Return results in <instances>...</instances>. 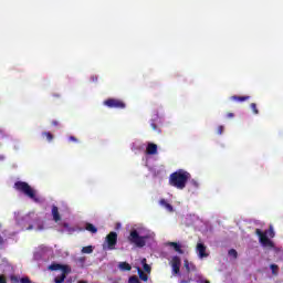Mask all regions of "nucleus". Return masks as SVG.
Instances as JSON below:
<instances>
[{"label": "nucleus", "instance_id": "nucleus-26", "mask_svg": "<svg viewBox=\"0 0 283 283\" xmlns=\"http://www.w3.org/2000/svg\"><path fill=\"white\" fill-rule=\"evenodd\" d=\"M264 233H266V235H270V238H275V232L273 231V227H270V229Z\"/></svg>", "mask_w": 283, "mask_h": 283}, {"label": "nucleus", "instance_id": "nucleus-16", "mask_svg": "<svg viewBox=\"0 0 283 283\" xmlns=\"http://www.w3.org/2000/svg\"><path fill=\"white\" fill-rule=\"evenodd\" d=\"M67 275H70V273L62 272L60 275H57L54 279V282L55 283H63V282H65V277H67Z\"/></svg>", "mask_w": 283, "mask_h": 283}, {"label": "nucleus", "instance_id": "nucleus-21", "mask_svg": "<svg viewBox=\"0 0 283 283\" xmlns=\"http://www.w3.org/2000/svg\"><path fill=\"white\" fill-rule=\"evenodd\" d=\"M228 255H230V258H233L234 260H238V251L235 249H230L228 251Z\"/></svg>", "mask_w": 283, "mask_h": 283}, {"label": "nucleus", "instance_id": "nucleus-17", "mask_svg": "<svg viewBox=\"0 0 283 283\" xmlns=\"http://www.w3.org/2000/svg\"><path fill=\"white\" fill-rule=\"evenodd\" d=\"M85 229L90 233H98V229L94 224H92V223H86L85 224Z\"/></svg>", "mask_w": 283, "mask_h": 283}, {"label": "nucleus", "instance_id": "nucleus-41", "mask_svg": "<svg viewBox=\"0 0 283 283\" xmlns=\"http://www.w3.org/2000/svg\"><path fill=\"white\" fill-rule=\"evenodd\" d=\"M205 283H211V282H209V281H205Z\"/></svg>", "mask_w": 283, "mask_h": 283}, {"label": "nucleus", "instance_id": "nucleus-11", "mask_svg": "<svg viewBox=\"0 0 283 283\" xmlns=\"http://www.w3.org/2000/svg\"><path fill=\"white\" fill-rule=\"evenodd\" d=\"M184 266L187 271V273H191L198 271V269L196 268V264H193L192 262H189V260H185L184 261Z\"/></svg>", "mask_w": 283, "mask_h": 283}, {"label": "nucleus", "instance_id": "nucleus-9", "mask_svg": "<svg viewBox=\"0 0 283 283\" xmlns=\"http://www.w3.org/2000/svg\"><path fill=\"white\" fill-rule=\"evenodd\" d=\"M196 249L200 260H205V258H209V253L207 252V245H205V243H197Z\"/></svg>", "mask_w": 283, "mask_h": 283}, {"label": "nucleus", "instance_id": "nucleus-38", "mask_svg": "<svg viewBox=\"0 0 283 283\" xmlns=\"http://www.w3.org/2000/svg\"><path fill=\"white\" fill-rule=\"evenodd\" d=\"M63 227H64L65 229H67V227H70V224L63 223Z\"/></svg>", "mask_w": 283, "mask_h": 283}, {"label": "nucleus", "instance_id": "nucleus-39", "mask_svg": "<svg viewBox=\"0 0 283 283\" xmlns=\"http://www.w3.org/2000/svg\"><path fill=\"white\" fill-rule=\"evenodd\" d=\"M28 229H29V231H31V229H33V227H32V226H29V228H28Z\"/></svg>", "mask_w": 283, "mask_h": 283}, {"label": "nucleus", "instance_id": "nucleus-35", "mask_svg": "<svg viewBox=\"0 0 283 283\" xmlns=\"http://www.w3.org/2000/svg\"><path fill=\"white\" fill-rule=\"evenodd\" d=\"M235 116V114H233V113H228L227 114V118H233Z\"/></svg>", "mask_w": 283, "mask_h": 283}, {"label": "nucleus", "instance_id": "nucleus-24", "mask_svg": "<svg viewBox=\"0 0 283 283\" xmlns=\"http://www.w3.org/2000/svg\"><path fill=\"white\" fill-rule=\"evenodd\" d=\"M250 107H251L253 114H255V115L260 114V111L258 109V104L251 103Z\"/></svg>", "mask_w": 283, "mask_h": 283}, {"label": "nucleus", "instance_id": "nucleus-3", "mask_svg": "<svg viewBox=\"0 0 283 283\" xmlns=\"http://www.w3.org/2000/svg\"><path fill=\"white\" fill-rule=\"evenodd\" d=\"M127 240L130 244L137 247V249H143L147 244V235H140L138 230H132Z\"/></svg>", "mask_w": 283, "mask_h": 283}, {"label": "nucleus", "instance_id": "nucleus-2", "mask_svg": "<svg viewBox=\"0 0 283 283\" xmlns=\"http://www.w3.org/2000/svg\"><path fill=\"white\" fill-rule=\"evenodd\" d=\"M13 187L15 191H20V193H23L24 196L33 200V202H41V198L36 196V190H34L28 182L17 181Z\"/></svg>", "mask_w": 283, "mask_h": 283}, {"label": "nucleus", "instance_id": "nucleus-8", "mask_svg": "<svg viewBox=\"0 0 283 283\" xmlns=\"http://www.w3.org/2000/svg\"><path fill=\"white\" fill-rule=\"evenodd\" d=\"M180 256H174L171 260V269L174 275H180Z\"/></svg>", "mask_w": 283, "mask_h": 283}, {"label": "nucleus", "instance_id": "nucleus-23", "mask_svg": "<svg viewBox=\"0 0 283 283\" xmlns=\"http://www.w3.org/2000/svg\"><path fill=\"white\" fill-rule=\"evenodd\" d=\"M270 269L273 275H277V272L280 271V266H277V264H271Z\"/></svg>", "mask_w": 283, "mask_h": 283}, {"label": "nucleus", "instance_id": "nucleus-29", "mask_svg": "<svg viewBox=\"0 0 283 283\" xmlns=\"http://www.w3.org/2000/svg\"><path fill=\"white\" fill-rule=\"evenodd\" d=\"M223 133H224V126H218L217 134H219V136H222Z\"/></svg>", "mask_w": 283, "mask_h": 283}, {"label": "nucleus", "instance_id": "nucleus-33", "mask_svg": "<svg viewBox=\"0 0 283 283\" xmlns=\"http://www.w3.org/2000/svg\"><path fill=\"white\" fill-rule=\"evenodd\" d=\"M51 125H52L53 127H59V120L53 119V120L51 122Z\"/></svg>", "mask_w": 283, "mask_h": 283}, {"label": "nucleus", "instance_id": "nucleus-20", "mask_svg": "<svg viewBox=\"0 0 283 283\" xmlns=\"http://www.w3.org/2000/svg\"><path fill=\"white\" fill-rule=\"evenodd\" d=\"M82 253H94V248L92 245L83 247L82 248Z\"/></svg>", "mask_w": 283, "mask_h": 283}, {"label": "nucleus", "instance_id": "nucleus-1", "mask_svg": "<svg viewBox=\"0 0 283 283\" xmlns=\"http://www.w3.org/2000/svg\"><path fill=\"white\" fill-rule=\"evenodd\" d=\"M191 179V174L186 171L185 169H179L169 176V185L170 187H175V189H185L187 187V182Z\"/></svg>", "mask_w": 283, "mask_h": 283}, {"label": "nucleus", "instance_id": "nucleus-27", "mask_svg": "<svg viewBox=\"0 0 283 283\" xmlns=\"http://www.w3.org/2000/svg\"><path fill=\"white\" fill-rule=\"evenodd\" d=\"M10 280H11V283H19V282H21V279H19V276H17V275H11Z\"/></svg>", "mask_w": 283, "mask_h": 283}, {"label": "nucleus", "instance_id": "nucleus-5", "mask_svg": "<svg viewBox=\"0 0 283 283\" xmlns=\"http://www.w3.org/2000/svg\"><path fill=\"white\" fill-rule=\"evenodd\" d=\"M106 243H107V249L109 251H114L116 249V244H118V233L115 231L109 232L106 235Z\"/></svg>", "mask_w": 283, "mask_h": 283}, {"label": "nucleus", "instance_id": "nucleus-36", "mask_svg": "<svg viewBox=\"0 0 283 283\" xmlns=\"http://www.w3.org/2000/svg\"><path fill=\"white\" fill-rule=\"evenodd\" d=\"M78 262L82 263V264H85V256L80 258Z\"/></svg>", "mask_w": 283, "mask_h": 283}, {"label": "nucleus", "instance_id": "nucleus-30", "mask_svg": "<svg viewBox=\"0 0 283 283\" xmlns=\"http://www.w3.org/2000/svg\"><path fill=\"white\" fill-rule=\"evenodd\" d=\"M150 127L154 132H160V129H158V125H156L154 122L150 124Z\"/></svg>", "mask_w": 283, "mask_h": 283}, {"label": "nucleus", "instance_id": "nucleus-15", "mask_svg": "<svg viewBox=\"0 0 283 283\" xmlns=\"http://www.w3.org/2000/svg\"><path fill=\"white\" fill-rule=\"evenodd\" d=\"M249 98H251V96H249V95H244V96L233 95V96H231V101H237L238 103H244V101H249Z\"/></svg>", "mask_w": 283, "mask_h": 283}, {"label": "nucleus", "instance_id": "nucleus-6", "mask_svg": "<svg viewBox=\"0 0 283 283\" xmlns=\"http://www.w3.org/2000/svg\"><path fill=\"white\" fill-rule=\"evenodd\" d=\"M255 234L259 237V240L263 247H273V242L271 241V239H269L265 232H262V230L256 229Z\"/></svg>", "mask_w": 283, "mask_h": 283}, {"label": "nucleus", "instance_id": "nucleus-22", "mask_svg": "<svg viewBox=\"0 0 283 283\" xmlns=\"http://www.w3.org/2000/svg\"><path fill=\"white\" fill-rule=\"evenodd\" d=\"M138 274L140 280H143V282H147V280H149V276H147V274L143 272V270H138Z\"/></svg>", "mask_w": 283, "mask_h": 283}, {"label": "nucleus", "instance_id": "nucleus-13", "mask_svg": "<svg viewBox=\"0 0 283 283\" xmlns=\"http://www.w3.org/2000/svg\"><path fill=\"white\" fill-rule=\"evenodd\" d=\"M51 213L55 222H61V213L59 212V207L52 206Z\"/></svg>", "mask_w": 283, "mask_h": 283}, {"label": "nucleus", "instance_id": "nucleus-32", "mask_svg": "<svg viewBox=\"0 0 283 283\" xmlns=\"http://www.w3.org/2000/svg\"><path fill=\"white\" fill-rule=\"evenodd\" d=\"M69 140H71L72 143H78V139L75 136H70Z\"/></svg>", "mask_w": 283, "mask_h": 283}, {"label": "nucleus", "instance_id": "nucleus-18", "mask_svg": "<svg viewBox=\"0 0 283 283\" xmlns=\"http://www.w3.org/2000/svg\"><path fill=\"white\" fill-rule=\"evenodd\" d=\"M118 269L122 271H132V265L127 262H119Z\"/></svg>", "mask_w": 283, "mask_h": 283}, {"label": "nucleus", "instance_id": "nucleus-19", "mask_svg": "<svg viewBox=\"0 0 283 283\" xmlns=\"http://www.w3.org/2000/svg\"><path fill=\"white\" fill-rule=\"evenodd\" d=\"M42 136H43L44 138H46V140H48L49 143H52V140H54V135H53L52 133H50V132H43V133H42Z\"/></svg>", "mask_w": 283, "mask_h": 283}, {"label": "nucleus", "instance_id": "nucleus-7", "mask_svg": "<svg viewBox=\"0 0 283 283\" xmlns=\"http://www.w3.org/2000/svg\"><path fill=\"white\" fill-rule=\"evenodd\" d=\"M49 271H62V273H72L70 265H63L61 263H52L49 266Z\"/></svg>", "mask_w": 283, "mask_h": 283}, {"label": "nucleus", "instance_id": "nucleus-10", "mask_svg": "<svg viewBox=\"0 0 283 283\" xmlns=\"http://www.w3.org/2000/svg\"><path fill=\"white\" fill-rule=\"evenodd\" d=\"M146 154L148 156H156V154H158V145H156L154 143H148V145L146 147Z\"/></svg>", "mask_w": 283, "mask_h": 283}, {"label": "nucleus", "instance_id": "nucleus-28", "mask_svg": "<svg viewBox=\"0 0 283 283\" xmlns=\"http://www.w3.org/2000/svg\"><path fill=\"white\" fill-rule=\"evenodd\" d=\"M20 283H33L28 276H23L20 279Z\"/></svg>", "mask_w": 283, "mask_h": 283}, {"label": "nucleus", "instance_id": "nucleus-37", "mask_svg": "<svg viewBox=\"0 0 283 283\" xmlns=\"http://www.w3.org/2000/svg\"><path fill=\"white\" fill-rule=\"evenodd\" d=\"M4 242L3 237L0 235V244H3Z\"/></svg>", "mask_w": 283, "mask_h": 283}, {"label": "nucleus", "instance_id": "nucleus-25", "mask_svg": "<svg viewBox=\"0 0 283 283\" xmlns=\"http://www.w3.org/2000/svg\"><path fill=\"white\" fill-rule=\"evenodd\" d=\"M128 283H140V280H138V276L133 275L129 277Z\"/></svg>", "mask_w": 283, "mask_h": 283}, {"label": "nucleus", "instance_id": "nucleus-31", "mask_svg": "<svg viewBox=\"0 0 283 283\" xmlns=\"http://www.w3.org/2000/svg\"><path fill=\"white\" fill-rule=\"evenodd\" d=\"M144 271H146V273H151V266H149V264H144Z\"/></svg>", "mask_w": 283, "mask_h": 283}, {"label": "nucleus", "instance_id": "nucleus-40", "mask_svg": "<svg viewBox=\"0 0 283 283\" xmlns=\"http://www.w3.org/2000/svg\"><path fill=\"white\" fill-rule=\"evenodd\" d=\"M78 283H87V281H80Z\"/></svg>", "mask_w": 283, "mask_h": 283}, {"label": "nucleus", "instance_id": "nucleus-14", "mask_svg": "<svg viewBox=\"0 0 283 283\" xmlns=\"http://www.w3.org/2000/svg\"><path fill=\"white\" fill-rule=\"evenodd\" d=\"M159 205L161 207H165V209H167V211H169L170 213L174 212V206H171V203L167 202V200L160 199Z\"/></svg>", "mask_w": 283, "mask_h": 283}, {"label": "nucleus", "instance_id": "nucleus-12", "mask_svg": "<svg viewBox=\"0 0 283 283\" xmlns=\"http://www.w3.org/2000/svg\"><path fill=\"white\" fill-rule=\"evenodd\" d=\"M168 247H172L174 251H176V253H179L180 255L185 253V251L182 250V245H180V243L178 242H168Z\"/></svg>", "mask_w": 283, "mask_h": 283}, {"label": "nucleus", "instance_id": "nucleus-34", "mask_svg": "<svg viewBox=\"0 0 283 283\" xmlns=\"http://www.w3.org/2000/svg\"><path fill=\"white\" fill-rule=\"evenodd\" d=\"M0 283H8V281L6 280V276L0 275Z\"/></svg>", "mask_w": 283, "mask_h": 283}, {"label": "nucleus", "instance_id": "nucleus-4", "mask_svg": "<svg viewBox=\"0 0 283 283\" xmlns=\"http://www.w3.org/2000/svg\"><path fill=\"white\" fill-rule=\"evenodd\" d=\"M103 105L109 109H125V107H127V104L119 98H107L103 102Z\"/></svg>", "mask_w": 283, "mask_h": 283}]
</instances>
